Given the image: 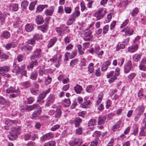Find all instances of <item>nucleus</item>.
I'll return each instance as SVG.
<instances>
[{"instance_id":"f257e3e1","label":"nucleus","mask_w":146,"mask_h":146,"mask_svg":"<svg viewBox=\"0 0 146 146\" xmlns=\"http://www.w3.org/2000/svg\"><path fill=\"white\" fill-rule=\"evenodd\" d=\"M20 127L19 126H16L11 128V131L9 134L8 135L9 140H13L15 139L17 137L19 133Z\"/></svg>"},{"instance_id":"f03ea898","label":"nucleus","mask_w":146,"mask_h":146,"mask_svg":"<svg viewBox=\"0 0 146 146\" xmlns=\"http://www.w3.org/2000/svg\"><path fill=\"white\" fill-rule=\"evenodd\" d=\"M106 14V11L105 10L104 11L103 8L99 9L95 13V15L96 18V21L102 19Z\"/></svg>"},{"instance_id":"7ed1b4c3","label":"nucleus","mask_w":146,"mask_h":146,"mask_svg":"<svg viewBox=\"0 0 146 146\" xmlns=\"http://www.w3.org/2000/svg\"><path fill=\"white\" fill-rule=\"evenodd\" d=\"M41 49H36L33 52V54L30 57L31 60H33L36 58H39L41 56Z\"/></svg>"},{"instance_id":"20e7f679","label":"nucleus","mask_w":146,"mask_h":146,"mask_svg":"<svg viewBox=\"0 0 146 146\" xmlns=\"http://www.w3.org/2000/svg\"><path fill=\"white\" fill-rule=\"evenodd\" d=\"M82 121V119L79 117H77L72 119L69 121V123L71 124H74L75 127H78Z\"/></svg>"},{"instance_id":"39448f33","label":"nucleus","mask_w":146,"mask_h":146,"mask_svg":"<svg viewBox=\"0 0 146 146\" xmlns=\"http://www.w3.org/2000/svg\"><path fill=\"white\" fill-rule=\"evenodd\" d=\"M56 98L55 95L50 94L48 96L47 99V101L46 102L45 106L48 107L51 104L53 103L55 101Z\"/></svg>"},{"instance_id":"423d86ee","label":"nucleus","mask_w":146,"mask_h":146,"mask_svg":"<svg viewBox=\"0 0 146 146\" xmlns=\"http://www.w3.org/2000/svg\"><path fill=\"white\" fill-rule=\"evenodd\" d=\"M51 90V88H49L48 90L43 91L41 93H40L38 97V99L37 102H39V101L44 99L47 94L50 92Z\"/></svg>"},{"instance_id":"0eeeda50","label":"nucleus","mask_w":146,"mask_h":146,"mask_svg":"<svg viewBox=\"0 0 146 146\" xmlns=\"http://www.w3.org/2000/svg\"><path fill=\"white\" fill-rule=\"evenodd\" d=\"M132 67V62L131 60H129L125 64L124 67V72L127 74L129 72Z\"/></svg>"},{"instance_id":"6e6552de","label":"nucleus","mask_w":146,"mask_h":146,"mask_svg":"<svg viewBox=\"0 0 146 146\" xmlns=\"http://www.w3.org/2000/svg\"><path fill=\"white\" fill-rule=\"evenodd\" d=\"M50 60L51 61H53V62H55L56 61L58 62L57 64H56L55 66L56 67H58L60 65V62L61 60V57L60 56H59L58 59H57V55H55L52 58L50 59Z\"/></svg>"},{"instance_id":"1a4fd4ad","label":"nucleus","mask_w":146,"mask_h":146,"mask_svg":"<svg viewBox=\"0 0 146 146\" xmlns=\"http://www.w3.org/2000/svg\"><path fill=\"white\" fill-rule=\"evenodd\" d=\"M54 135V134L49 133L43 135L41 137V139L43 140H49L53 138Z\"/></svg>"},{"instance_id":"9d476101","label":"nucleus","mask_w":146,"mask_h":146,"mask_svg":"<svg viewBox=\"0 0 146 146\" xmlns=\"http://www.w3.org/2000/svg\"><path fill=\"white\" fill-rule=\"evenodd\" d=\"M10 70L9 66H3L0 67V74L1 75L3 74L8 72Z\"/></svg>"},{"instance_id":"9b49d317","label":"nucleus","mask_w":146,"mask_h":146,"mask_svg":"<svg viewBox=\"0 0 146 146\" xmlns=\"http://www.w3.org/2000/svg\"><path fill=\"white\" fill-rule=\"evenodd\" d=\"M121 123V121L119 120L117 121L112 127L111 130L114 131H116L120 128Z\"/></svg>"},{"instance_id":"f8f14e48","label":"nucleus","mask_w":146,"mask_h":146,"mask_svg":"<svg viewBox=\"0 0 146 146\" xmlns=\"http://www.w3.org/2000/svg\"><path fill=\"white\" fill-rule=\"evenodd\" d=\"M18 123V121L16 120L7 119L5 121V123L8 126H10L14 124H17Z\"/></svg>"},{"instance_id":"ddd939ff","label":"nucleus","mask_w":146,"mask_h":146,"mask_svg":"<svg viewBox=\"0 0 146 146\" xmlns=\"http://www.w3.org/2000/svg\"><path fill=\"white\" fill-rule=\"evenodd\" d=\"M6 92L8 94L10 93H19L20 92V90L18 89L16 90L15 88L13 87H10L7 89L6 90Z\"/></svg>"},{"instance_id":"4468645a","label":"nucleus","mask_w":146,"mask_h":146,"mask_svg":"<svg viewBox=\"0 0 146 146\" xmlns=\"http://www.w3.org/2000/svg\"><path fill=\"white\" fill-rule=\"evenodd\" d=\"M138 48V45L136 44L135 45L129 47L128 48V51L131 52H135Z\"/></svg>"},{"instance_id":"2eb2a0df","label":"nucleus","mask_w":146,"mask_h":146,"mask_svg":"<svg viewBox=\"0 0 146 146\" xmlns=\"http://www.w3.org/2000/svg\"><path fill=\"white\" fill-rule=\"evenodd\" d=\"M38 104H35L33 105L27 106L25 108V109L28 111H31L34 109H36L38 106Z\"/></svg>"},{"instance_id":"dca6fc26","label":"nucleus","mask_w":146,"mask_h":146,"mask_svg":"<svg viewBox=\"0 0 146 146\" xmlns=\"http://www.w3.org/2000/svg\"><path fill=\"white\" fill-rule=\"evenodd\" d=\"M106 119V117L102 115H100L98 118V125H101L103 124Z\"/></svg>"},{"instance_id":"f3484780","label":"nucleus","mask_w":146,"mask_h":146,"mask_svg":"<svg viewBox=\"0 0 146 146\" xmlns=\"http://www.w3.org/2000/svg\"><path fill=\"white\" fill-rule=\"evenodd\" d=\"M124 31L125 35L129 36L132 35L134 32V31L133 29H131L128 27L125 28Z\"/></svg>"},{"instance_id":"a211bd4d","label":"nucleus","mask_w":146,"mask_h":146,"mask_svg":"<svg viewBox=\"0 0 146 146\" xmlns=\"http://www.w3.org/2000/svg\"><path fill=\"white\" fill-rule=\"evenodd\" d=\"M57 41L56 38L54 37L52 38L49 42L47 45L48 48H49L52 46Z\"/></svg>"},{"instance_id":"6ab92c4d","label":"nucleus","mask_w":146,"mask_h":146,"mask_svg":"<svg viewBox=\"0 0 146 146\" xmlns=\"http://www.w3.org/2000/svg\"><path fill=\"white\" fill-rule=\"evenodd\" d=\"M141 56V54H134L132 56L133 60L135 62H139Z\"/></svg>"},{"instance_id":"aec40b11","label":"nucleus","mask_w":146,"mask_h":146,"mask_svg":"<svg viewBox=\"0 0 146 146\" xmlns=\"http://www.w3.org/2000/svg\"><path fill=\"white\" fill-rule=\"evenodd\" d=\"M74 90L77 94H79L80 93L82 88L81 86L77 84L74 87Z\"/></svg>"},{"instance_id":"412c9836","label":"nucleus","mask_w":146,"mask_h":146,"mask_svg":"<svg viewBox=\"0 0 146 146\" xmlns=\"http://www.w3.org/2000/svg\"><path fill=\"white\" fill-rule=\"evenodd\" d=\"M42 110L41 108L35 111L32 114L33 117H38L40 114Z\"/></svg>"},{"instance_id":"4be33fe9","label":"nucleus","mask_w":146,"mask_h":146,"mask_svg":"<svg viewBox=\"0 0 146 146\" xmlns=\"http://www.w3.org/2000/svg\"><path fill=\"white\" fill-rule=\"evenodd\" d=\"M37 71L35 70L32 72L30 76V78L32 80H35L37 78Z\"/></svg>"},{"instance_id":"5701e85b","label":"nucleus","mask_w":146,"mask_h":146,"mask_svg":"<svg viewBox=\"0 0 146 146\" xmlns=\"http://www.w3.org/2000/svg\"><path fill=\"white\" fill-rule=\"evenodd\" d=\"M36 21L38 25L41 24L44 22L43 17L40 15H38L36 17Z\"/></svg>"},{"instance_id":"b1692460","label":"nucleus","mask_w":146,"mask_h":146,"mask_svg":"<svg viewBox=\"0 0 146 146\" xmlns=\"http://www.w3.org/2000/svg\"><path fill=\"white\" fill-rule=\"evenodd\" d=\"M64 25H61L59 27L56 28V32L58 34V35L59 36H62V34L63 33L62 29Z\"/></svg>"},{"instance_id":"393cba45","label":"nucleus","mask_w":146,"mask_h":146,"mask_svg":"<svg viewBox=\"0 0 146 146\" xmlns=\"http://www.w3.org/2000/svg\"><path fill=\"white\" fill-rule=\"evenodd\" d=\"M34 28L33 25L31 24H28L25 26L26 30L27 32H31L33 29Z\"/></svg>"},{"instance_id":"a878e982","label":"nucleus","mask_w":146,"mask_h":146,"mask_svg":"<svg viewBox=\"0 0 146 146\" xmlns=\"http://www.w3.org/2000/svg\"><path fill=\"white\" fill-rule=\"evenodd\" d=\"M81 143L79 141L78 139H76L73 140L71 143V146H80Z\"/></svg>"},{"instance_id":"bb28decb","label":"nucleus","mask_w":146,"mask_h":146,"mask_svg":"<svg viewBox=\"0 0 146 146\" xmlns=\"http://www.w3.org/2000/svg\"><path fill=\"white\" fill-rule=\"evenodd\" d=\"M54 11V7L53 6H51L50 9L47 10L45 11V13L46 15H51L53 14Z\"/></svg>"},{"instance_id":"cd10ccee","label":"nucleus","mask_w":146,"mask_h":146,"mask_svg":"<svg viewBox=\"0 0 146 146\" xmlns=\"http://www.w3.org/2000/svg\"><path fill=\"white\" fill-rule=\"evenodd\" d=\"M136 110L138 111V113L141 115L144 111L145 107L143 106H140L137 107Z\"/></svg>"},{"instance_id":"c85d7f7f","label":"nucleus","mask_w":146,"mask_h":146,"mask_svg":"<svg viewBox=\"0 0 146 146\" xmlns=\"http://www.w3.org/2000/svg\"><path fill=\"white\" fill-rule=\"evenodd\" d=\"M22 49L23 50H24L26 52H27L31 51L32 50L33 47L29 45H27L22 47Z\"/></svg>"},{"instance_id":"c756f323","label":"nucleus","mask_w":146,"mask_h":146,"mask_svg":"<svg viewBox=\"0 0 146 146\" xmlns=\"http://www.w3.org/2000/svg\"><path fill=\"white\" fill-rule=\"evenodd\" d=\"M103 96V94L102 92H100L98 95V98L97 101L96 105H98L101 102Z\"/></svg>"},{"instance_id":"7c9ffc66","label":"nucleus","mask_w":146,"mask_h":146,"mask_svg":"<svg viewBox=\"0 0 146 146\" xmlns=\"http://www.w3.org/2000/svg\"><path fill=\"white\" fill-rule=\"evenodd\" d=\"M96 120L95 119H91L90 120L88 123L89 126H93L95 125L96 124Z\"/></svg>"},{"instance_id":"2f4dec72","label":"nucleus","mask_w":146,"mask_h":146,"mask_svg":"<svg viewBox=\"0 0 146 146\" xmlns=\"http://www.w3.org/2000/svg\"><path fill=\"white\" fill-rule=\"evenodd\" d=\"M48 7V5H40L38 6L36 9V12H40L42 11L45 8H46Z\"/></svg>"},{"instance_id":"473e14b6","label":"nucleus","mask_w":146,"mask_h":146,"mask_svg":"<svg viewBox=\"0 0 146 146\" xmlns=\"http://www.w3.org/2000/svg\"><path fill=\"white\" fill-rule=\"evenodd\" d=\"M92 33L91 32H89L87 35L83 39L85 41L90 40L91 38H93V36L92 35Z\"/></svg>"},{"instance_id":"72a5a7b5","label":"nucleus","mask_w":146,"mask_h":146,"mask_svg":"<svg viewBox=\"0 0 146 146\" xmlns=\"http://www.w3.org/2000/svg\"><path fill=\"white\" fill-rule=\"evenodd\" d=\"M139 12V9L137 8L134 9L130 13L132 17L135 16Z\"/></svg>"},{"instance_id":"f704fd0d","label":"nucleus","mask_w":146,"mask_h":146,"mask_svg":"<svg viewBox=\"0 0 146 146\" xmlns=\"http://www.w3.org/2000/svg\"><path fill=\"white\" fill-rule=\"evenodd\" d=\"M37 3V0H35L33 2H31L29 7V10L31 11L33 10L34 9L35 5Z\"/></svg>"},{"instance_id":"c9c22d12","label":"nucleus","mask_w":146,"mask_h":146,"mask_svg":"<svg viewBox=\"0 0 146 146\" xmlns=\"http://www.w3.org/2000/svg\"><path fill=\"white\" fill-rule=\"evenodd\" d=\"M56 143L54 141H51L45 143L44 146H55Z\"/></svg>"},{"instance_id":"e433bc0d","label":"nucleus","mask_w":146,"mask_h":146,"mask_svg":"<svg viewBox=\"0 0 146 146\" xmlns=\"http://www.w3.org/2000/svg\"><path fill=\"white\" fill-rule=\"evenodd\" d=\"M55 112V116L56 118H58L60 117L62 114V112L60 109L59 108L57 109Z\"/></svg>"},{"instance_id":"4c0bfd02","label":"nucleus","mask_w":146,"mask_h":146,"mask_svg":"<svg viewBox=\"0 0 146 146\" xmlns=\"http://www.w3.org/2000/svg\"><path fill=\"white\" fill-rule=\"evenodd\" d=\"M9 103L3 97L0 96V104L4 105L5 104H8Z\"/></svg>"},{"instance_id":"58836bf2","label":"nucleus","mask_w":146,"mask_h":146,"mask_svg":"<svg viewBox=\"0 0 146 146\" xmlns=\"http://www.w3.org/2000/svg\"><path fill=\"white\" fill-rule=\"evenodd\" d=\"M94 90V87L92 85H89L86 88V91L88 92H91Z\"/></svg>"},{"instance_id":"ea45409f","label":"nucleus","mask_w":146,"mask_h":146,"mask_svg":"<svg viewBox=\"0 0 146 146\" xmlns=\"http://www.w3.org/2000/svg\"><path fill=\"white\" fill-rule=\"evenodd\" d=\"M29 4V2L27 1H23L21 3V7L23 9H25L28 6Z\"/></svg>"},{"instance_id":"a19ab883","label":"nucleus","mask_w":146,"mask_h":146,"mask_svg":"<svg viewBox=\"0 0 146 146\" xmlns=\"http://www.w3.org/2000/svg\"><path fill=\"white\" fill-rule=\"evenodd\" d=\"M63 104L66 107L69 106L70 104V101L69 99H66L63 101Z\"/></svg>"},{"instance_id":"79ce46f5","label":"nucleus","mask_w":146,"mask_h":146,"mask_svg":"<svg viewBox=\"0 0 146 146\" xmlns=\"http://www.w3.org/2000/svg\"><path fill=\"white\" fill-rule=\"evenodd\" d=\"M4 46L7 50H9L12 48H14V47L13 46V43L11 42L7 44L6 45H4Z\"/></svg>"},{"instance_id":"37998d69","label":"nucleus","mask_w":146,"mask_h":146,"mask_svg":"<svg viewBox=\"0 0 146 146\" xmlns=\"http://www.w3.org/2000/svg\"><path fill=\"white\" fill-rule=\"evenodd\" d=\"M94 64L92 63H90L88 66V70L90 73H91L94 72Z\"/></svg>"},{"instance_id":"c03bdc74","label":"nucleus","mask_w":146,"mask_h":146,"mask_svg":"<svg viewBox=\"0 0 146 146\" xmlns=\"http://www.w3.org/2000/svg\"><path fill=\"white\" fill-rule=\"evenodd\" d=\"M12 71L13 72H15L16 73H19L21 71V69L19 66L15 65L14 66Z\"/></svg>"},{"instance_id":"a18cd8bd","label":"nucleus","mask_w":146,"mask_h":146,"mask_svg":"<svg viewBox=\"0 0 146 146\" xmlns=\"http://www.w3.org/2000/svg\"><path fill=\"white\" fill-rule=\"evenodd\" d=\"M83 129L82 127L76 129L75 131V133L77 135H81L82 134Z\"/></svg>"},{"instance_id":"49530a36","label":"nucleus","mask_w":146,"mask_h":146,"mask_svg":"<svg viewBox=\"0 0 146 146\" xmlns=\"http://www.w3.org/2000/svg\"><path fill=\"white\" fill-rule=\"evenodd\" d=\"M10 35V33L7 31H5L3 32L2 36L5 38L7 39L9 37Z\"/></svg>"},{"instance_id":"de8ad7c7","label":"nucleus","mask_w":146,"mask_h":146,"mask_svg":"<svg viewBox=\"0 0 146 146\" xmlns=\"http://www.w3.org/2000/svg\"><path fill=\"white\" fill-rule=\"evenodd\" d=\"M38 65V63L37 61L36 60H35L34 61H32L29 64L30 67L31 68H33L34 67V65L35 66H37Z\"/></svg>"},{"instance_id":"09e8293b","label":"nucleus","mask_w":146,"mask_h":146,"mask_svg":"<svg viewBox=\"0 0 146 146\" xmlns=\"http://www.w3.org/2000/svg\"><path fill=\"white\" fill-rule=\"evenodd\" d=\"M48 25H43L39 27V29L42 31L45 32L47 30Z\"/></svg>"},{"instance_id":"8fccbe9b","label":"nucleus","mask_w":146,"mask_h":146,"mask_svg":"<svg viewBox=\"0 0 146 146\" xmlns=\"http://www.w3.org/2000/svg\"><path fill=\"white\" fill-rule=\"evenodd\" d=\"M9 58V56L6 55V54L2 53L0 55V59L2 60H5L8 59Z\"/></svg>"},{"instance_id":"3c124183","label":"nucleus","mask_w":146,"mask_h":146,"mask_svg":"<svg viewBox=\"0 0 146 146\" xmlns=\"http://www.w3.org/2000/svg\"><path fill=\"white\" fill-rule=\"evenodd\" d=\"M78 61V59H75L72 60L70 63V66L72 68L76 64Z\"/></svg>"},{"instance_id":"603ef678","label":"nucleus","mask_w":146,"mask_h":146,"mask_svg":"<svg viewBox=\"0 0 146 146\" xmlns=\"http://www.w3.org/2000/svg\"><path fill=\"white\" fill-rule=\"evenodd\" d=\"M31 93L33 95H36L39 93L38 90L34 88H31L30 89Z\"/></svg>"},{"instance_id":"864d4df0","label":"nucleus","mask_w":146,"mask_h":146,"mask_svg":"<svg viewBox=\"0 0 146 146\" xmlns=\"http://www.w3.org/2000/svg\"><path fill=\"white\" fill-rule=\"evenodd\" d=\"M139 67L140 70L146 71V66L145 64H140Z\"/></svg>"},{"instance_id":"5fc2aeb1","label":"nucleus","mask_w":146,"mask_h":146,"mask_svg":"<svg viewBox=\"0 0 146 146\" xmlns=\"http://www.w3.org/2000/svg\"><path fill=\"white\" fill-rule=\"evenodd\" d=\"M144 128L143 127L141 129L140 132L139 133V135L141 136H146V132L145 131Z\"/></svg>"},{"instance_id":"6e6d98bb","label":"nucleus","mask_w":146,"mask_h":146,"mask_svg":"<svg viewBox=\"0 0 146 146\" xmlns=\"http://www.w3.org/2000/svg\"><path fill=\"white\" fill-rule=\"evenodd\" d=\"M52 78L49 76L47 77V78L46 79L44 84L45 85H47L49 84L51 82Z\"/></svg>"},{"instance_id":"4d7b16f0","label":"nucleus","mask_w":146,"mask_h":146,"mask_svg":"<svg viewBox=\"0 0 146 146\" xmlns=\"http://www.w3.org/2000/svg\"><path fill=\"white\" fill-rule=\"evenodd\" d=\"M23 85L24 87L27 88H29L31 86V83L29 81L24 82L23 83Z\"/></svg>"},{"instance_id":"13d9d810","label":"nucleus","mask_w":146,"mask_h":146,"mask_svg":"<svg viewBox=\"0 0 146 146\" xmlns=\"http://www.w3.org/2000/svg\"><path fill=\"white\" fill-rule=\"evenodd\" d=\"M64 10L66 13L70 14L71 12V7H64Z\"/></svg>"},{"instance_id":"bf43d9fd","label":"nucleus","mask_w":146,"mask_h":146,"mask_svg":"<svg viewBox=\"0 0 146 146\" xmlns=\"http://www.w3.org/2000/svg\"><path fill=\"white\" fill-rule=\"evenodd\" d=\"M77 51L76 50H74L71 53L70 57V59H72L74 58L76 55Z\"/></svg>"},{"instance_id":"052dcab7","label":"nucleus","mask_w":146,"mask_h":146,"mask_svg":"<svg viewBox=\"0 0 146 146\" xmlns=\"http://www.w3.org/2000/svg\"><path fill=\"white\" fill-rule=\"evenodd\" d=\"M119 4L121 6H125L128 5V0H125L121 2Z\"/></svg>"},{"instance_id":"680f3d73","label":"nucleus","mask_w":146,"mask_h":146,"mask_svg":"<svg viewBox=\"0 0 146 146\" xmlns=\"http://www.w3.org/2000/svg\"><path fill=\"white\" fill-rule=\"evenodd\" d=\"M99 141V139H97L95 141H93L91 142L90 146H96Z\"/></svg>"},{"instance_id":"e2e57ef3","label":"nucleus","mask_w":146,"mask_h":146,"mask_svg":"<svg viewBox=\"0 0 146 146\" xmlns=\"http://www.w3.org/2000/svg\"><path fill=\"white\" fill-rule=\"evenodd\" d=\"M13 10L15 11H17L18 9V6L17 4H13L12 5Z\"/></svg>"},{"instance_id":"0e129e2a","label":"nucleus","mask_w":146,"mask_h":146,"mask_svg":"<svg viewBox=\"0 0 146 146\" xmlns=\"http://www.w3.org/2000/svg\"><path fill=\"white\" fill-rule=\"evenodd\" d=\"M109 26L108 25H106L103 28V33L104 34H106L108 30Z\"/></svg>"},{"instance_id":"69168bd1","label":"nucleus","mask_w":146,"mask_h":146,"mask_svg":"<svg viewBox=\"0 0 146 146\" xmlns=\"http://www.w3.org/2000/svg\"><path fill=\"white\" fill-rule=\"evenodd\" d=\"M90 100L87 102H84L83 104L82 105V107L84 108H87L88 106L90 104Z\"/></svg>"},{"instance_id":"338daca9","label":"nucleus","mask_w":146,"mask_h":146,"mask_svg":"<svg viewBox=\"0 0 146 146\" xmlns=\"http://www.w3.org/2000/svg\"><path fill=\"white\" fill-rule=\"evenodd\" d=\"M47 70H44V68L40 69L38 70L39 74L40 76H42L45 73V72L47 71Z\"/></svg>"},{"instance_id":"774afa93","label":"nucleus","mask_w":146,"mask_h":146,"mask_svg":"<svg viewBox=\"0 0 146 146\" xmlns=\"http://www.w3.org/2000/svg\"><path fill=\"white\" fill-rule=\"evenodd\" d=\"M60 127L59 125L56 124L53 126L51 128V130L53 131H54L56 129L59 128Z\"/></svg>"}]
</instances>
